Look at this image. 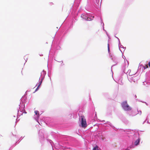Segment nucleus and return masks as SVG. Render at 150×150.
<instances>
[{
    "instance_id": "c03bdc74",
    "label": "nucleus",
    "mask_w": 150,
    "mask_h": 150,
    "mask_svg": "<svg viewBox=\"0 0 150 150\" xmlns=\"http://www.w3.org/2000/svg\"><path fill=\"white\" fill-rule=\"evenodd\" d=\"M12 147H11L10 148L9 150H11V149H12Z\"/></svg>"
},
{
    "instance_id": "603ef678",
    "label": "nucleus",
    "mask_w": 150,
    "mask_h": 150,
    "mask_svg": "<svg viewBox=\"0 0 150 150\" xmlns=\"http://www.w3.org/2000/svg\"><path fill=\"white\" fill-rule=\"evenodd\" d=\"M28 91H27L26 92H25V95L26 94V95H27V94H26V92Z\"/></svg>"
},
{
    "instance_id": "680f3d73",
    "label": "nucleus",
    "mask_w": 150,
    "mask_h": 150,
    "mask_svg": "<svg viewBox=\"0 0 150 150\" xmlns=\"http://www.w3.org/2000/svg\"><path fill=\"white\" fill-rule=\"evenodd\" d=\"M14 117H15V116H14Z\"/></svg>"
},
{
    "instance_id": "bf43d9fd",
    "label": "nucleus",
    "mask_w": 150,
    "mask_h": 150,
    "mask_svg": "<svg viewBox=\"0 0 150 150\" xmlns=\"http://www.w3.org/2000/svg\"><path fill=\"white\" fill-rule=\"evenodd\" d=\"M74 145H76V144H74Z\"/></svg>"
},
{
    "instance_id": "1a4fd4ad",
    "label": "nucleus",
    "mask_w": 150,
    "mask_h": 150,
    "mask_svg": "<svg viewBox=\"0 0 150 150\" xmlns=\"http://www.w3.org/2000/svg\"><path fill=\"white\" fill-rule=\"evenodd\" d=\"M109 126L113 128H115V127L112 125L110 122L108 121L106 123H104L103 125V128H105V129H106L107 127H108Z\"/></svg>"
},
{
    "instance_id": "c9c22d12",
    "label": "nucleus",
    "mask_w": 150,
    "mask_h": 150,
    "mask_svg": "<svg viewBox=\"0 0 150 150\" xmlns=\"http://www.w3.org/2000/svg\"><path fill=\"white\" fill-rule=\"evenodd\" d=\"M104 24L103 23V30H104Z\"/></svg>"
},
{
    "instance_id": "4d7b16f0",
    "label": "nucleus",
    "mask_w": 150,
    "mask_h": 150,
    "mask_svg": "<svg viewBox=\"0 0 150 150\" xmlns=\"http://www.w3.org/2000/svg\"><path fill=\"white\" fill-rule=\"evenodd\" d=\"M102 122H105V120H103L102 121Z\"/></svg>"
},
{
    "instance_id": "4468645a",
    "label": "nucleus",
    "mask_w": 150,
    "mask_h": 150,
    "mask_svg": "<svg viewBox=\"0 0 150 150\" xmlns=\"http://www.w3.org/2000/svg\"><path fill=\"white\" fill-rule=\"evenodd\" d=\"M17 111H18V113H17V117H20L21 115H22L23 113H27V112L25 111V110H24L22 112H23L22 113L20 114L19 113V111H20V109H17Z\"/></svg>"
},
{
    "instance_id": "49530a36",
    "label": "nucleus",
    "mask_w": 150,
    "mask_h": 150,
    "mask_svg": "<svg viewBox=\"0 0 150 150\" xmlns=\"http://www.w3.org/2000/svg\"><path fill=\"white\" fill-rule=\"evenodd\" d=\"M43 55L42 54H40V56H43Z\"/></svg>"
},
{
    "instance_id": "58836bf2",
    "label": "nucleus",
    "mask_w": 150,
    "mask_h": 150,
    "mask_svg": "<svg viewBox=\"0 0 150 150\" xmlns=\"http://www.w3.org/2000/svg\"><path fill=\"white\" fill-rule=\"evenodd\" d=\"M106 34H107V36H108V37H109L108 36V33L107 32V31H106Z\"/></svg>"
},
{
    "instance_id": "aec40b11",
    "label": "nucleus",
    "mask_w": 150,
    "mask_h": 150,
    "mask_svg": "<svg viewBox=\"0 0 150 150\" xmlns=\"http://www.w3.org/2000/svg\"><path fill=\"white\" fill-rule=\"evenodd\" d=\"M122 71L124 73H126L125 71V66H123L122 69Z\"/></svg>"
},
{
    "instance_id": "72a5a7b5",
    "label": "nucleus",
    "mask_w": 150,
    "mask_h": 150,
    "mask_svg": "<svg viewBox=\"0 0 150 150\" xmlns=\"http://www.w3.org/2000/svg\"><path fill=\"white\" fill-rule=\"evenodd\" d=\"M24 137H21L19 139L21 141V140Z\"/></svg>"
},
{
    "instance_id": "2eb2a0df",
    "label": "nucleus",
    "mask_w": 150,
    "mask_h": 150,
    "mask_svg": "<svg viewBox=\"0 0 150 150\" xmlns=\"http://www.w3.org/2000/svg\"><path fill=\"white\" fill-rule=\"evenodd\" d=\"M51 134L54 138L55 139L58 138V136L56 133L54 132H52L51 133Z\"/></svg>"
},
{
    "instance_id": "6e6552de",
    "label": "nucleus",
    "mask_w": 150,
    "mask_h": 150,
    "mask_svg": "<svg viewBox=\"0 0 150 150\" xmlns=\"http://www.w3.org/2000/svg\"><path fill=\"white\" fill-rule=\"evenodd\" d=\"M46 74V71L43 70L41 73L40 77L39 78V81L42 83V81L45 78Z\"/></svg>"
},
{
    "instance_id": "c756f323",
    "label": "nucleus",
    "mask_w": 150,
    "mask_h": 150,
    "mask_svg": "<svg viewBox=\"0 0 150 150\" xmlns=\"http://www.w3.org/2000/svg\"><path fill=\"white\" fill-rule=\"evenodd\" d=\"M54 59V60H56V61H57V62H62V65H64V64H63V61H58L56 60L55 59Z\"/></svg>"
},
{
    "instance_id": "5fc2aeb1",
    "label": "nucleus",
    "mask_w": 150,
    "mask_h": 150,
    "mask_svg": "<svg viewBox=\"0 0 150 150\" xmlns=\"http://www.w3.org/2000/svg\"><path fill=\"white\" fill-rule=\"evenodd\" d=\"M109 41H110L109 40H109H108V43H109Z\"/></svg>"
},
{
    "instance_id": "f704fd0d",
    "label": "nucleus",
    "mask_w": 150,
    "mask_h": 150,
    "mask_svg": "<svg viewBox=\"0 0 150 150\" xmlns=\"http://www.w3.org/2000/svg\"><path fill=\"white\" fill-rule=\"evenodd\" d=\"M97 118V116L96 114V112L95 116L94 118L96 119Z\"/></svg>"
},
{
    "instance_id": "4be33fe9",
    "label": "nucleus",
    "mask_w": 150,
    "mask_h": 150,
    "mask_svg": "<svg viewBox=\"0 0 150 150\" xmlns=\"http://www.w3.org/2000/svg\"><path fill=\"white\" fill-rule=\"evenodd\" d=\"M93 150H99L97 146H95L93 149Z\"/></svg>"
},
{
    "instance_id": "a211bd4d",
    "label": "nucleus",
    "mask_w": 150,
    "mask_h": 150,
    "mask_svg": "<svg viewBox=\"0 0 150 150\" xmlns=\"http://www.w3.org/2000/svg\"><path fill=\"white\" fill-rule=\"evenodd\" d=\"M72 142L73 143L75 144L78 143V141L74 138H72Z\"/></svg>"
},
{
    "instance_id": "79ce46f5",
    "label": "nucleus",
    "mask_w": 150,
    "mask_h": 150,
    "mask_svg": "<svg viewBox=\"0 0 150 150\" xmlns=\"http://www.w3.org/2000/svg\"><path fill=\"white\" fill-rule=\"evenodd\" d=\"M58 47H59V48H60V47H59V46H57V49H59V48H58Z\"/></svg>"
},
{
    "instance_id": "de8ad7c7",
    "label": "nucleus",
    "mask_w": 150,
    "mask_h": 150,
    "mask_svg": "<svg viewBox=\"0 0 150 150\" xmlns=\"http://www.w3.org/2000/svg\"><path fill=\"white\" fill-rule=\"evenodd\" d=\"M50 5H51L52 4H53V3H52V2H51V3H50Z\"/></svg>"
},
{
    "instance_id": "ea45409f",
    "label": "nucleus",
    "mask_w": 150,
    "mask_h": 150,
    "mask_svg": "<svg viewBox=\"0 0 150 150\" xmlns=\"http://www.w3.org/2000/svg\"><path fill=\"white\" fill-rule=\"evenodd\" d=\"M106 34H107V36H108V37H109L108 36V33L107 32V31H106Z\"/></svg>"
},
{
    "instance_id": "f257e3e1",
    "label": "nucleus",
    "mask_w": 150,
    "mask_h": 150,
    "mask_svg": "<svg viewBox=\"0 0 150 150\" xmlns=\"http://www.w3.org/2000/svg\"><path fill=\"white\" fill-rule=\"evenodd\" d=\"M132 131V132L134 133V134L133 135V137H137V136L138 138V139L136 140L134 142V144L133 142H130L128 144L127 148L124 149H123V150H129L131 148L135 147V146H138L139 144V143L140 141V139L139 137V133L135 134L134 133L133 131Z\"/></svg>"
},
{
    "instance_id": "f03ea898",
    "label": "nucleus",
    "mask_w": 150,
    "mask_h": 150,
    "mask_svg": "<svg viewBox=\"0 0 150 150\" xmlns=\"http://www.w3.org/2000/svg\"><path fill=\"white\" fill-rule=\"evenodd\" d=\"M72 26L73 24L71 22L69 25L68 23H67L65 26L63 28L61 31L60 37H61L62 38L64 37L65 34L68 32L69 28H72Z\"/></svg>"
},
{
    "instance_id": "3c124183",
    "label": "nucleus",
    "mask_w": 150,
    "mask_h": 150,
    "mask_svg": "<svg viewBox=\"0 0 150 150\" xmlns=\"http://www.w3.org/2000/svg\"><path fill=\"white\" fill-rule=\"evenodd\" d=\"M122 57H123V58H124V57L125 58V56H123H123H122Z\"/></svg>"
},
{
    "instance_id": "13d9d810",
    "label": "nucleus",
    "mask_w": 150,
    "mask_h": 150,
    "mask_svg": "<svg viewBox=\"0 0 150 150\" xmlns=\"http://www.w3.org/2000/svg\"><path fill=\"white\" fill-rule=\"evenodd\" d=\"M38 84V83H37L36 84V86H37V85Z\"/></svg>"
},
{
    "instance_id": "bb28decb",
    "label": "nucleus",
    "mask_w": 150,
    "mask_h": 150,
    "mask_svg": "<svg viewBox=\"0 0 150 150\" xmlns=\"http://www.w3.org/2000/svg\"><path fill=\"white\" fill-rule=\"evenodd\" d=\"M131 70H130V69H129L128 70V71L127 72H126V73H128V72H129V76H132V74H130V72H131Z\"/></svg>"
},
{
    "instance_id": "052dcab7",
    "label": "nucleus",
    "mask_w": 150,
    "mask_h": 150,
    "mask_svg": "<svg viewBox=\"0 0 150 150\" xmlns=\"http://www.w3.org/2000/svg\"><path fill=\"white\" fill-rule=\"evenodd\" d=\"M48 76H49V74H48Z\"/></svg>"
},
{
    "instance_id": "e433bc0d",
    "label": "nucleus",
    "mask_w": 150,
    "mask_h": 150,
    "mask_svg": "<svg viewBox=\"0 0 150 150\" xmlns=\"http://www.w3.org/2000/svg\"><path fill=\"white\" fill-rule=\"evenodd\" d=\"M148 65L149 67H150V61L148 63Z\"/></svg>"
},
{
    "instance_id": "a878e982",
    "label": "nucleus",
    "mask_w": 150,
    "mask_h": 150,
    "mask_svg": "<svg viewBox=\"0 0 150 150\" xmlns=\"http://www.w3.org/2000/svg\"><path fill=\"white\" fill-rule=\"evenodd\" d=\"M24 59L25 61V63H26L27 60V58L25 56L24 57Z\"/></svg>"
},
{
    "instance_id": "8fccbe9b",
    "label": "nucleus",
    "mask_w": 150,
    "mask_h": 150,
    "mask_svg": "<svg viewBox=\"0 0 150 150\" xmlns=\"http://www.w3.org/2000/svg\"><path fill=\"white\" fill-rule=\"evenodd\" d=\"M122 57H123V58H124V57L125 58V56H123H123H122Z\"/></svg>"
},
{
    "instance_id": "37998d69",
    "label": "nucleus",
    "mask_w": 150,
    "mask_h": 150,
    "mask_svg": "<svg viewBox=\"0 0 150 150\" xmlns=\"http://www.w3.org/2000/svg\"><path fill=\"white\" fill-rule=\"evenodd\" d=\"M134 97H135V99L137 98V96L136 95H134Z\"/></svg>"
},
{
    "instance_id": "864d4df0",
    "label": "nucleus",
    "mask_w": 150,
    "mask_h": 150,
    "mask_svg": "<svg viewBox=\"0 0 150 150\" xmlns=\"http://www.w3.org/2000/svg\"><path fill=\"white\" fill-rule=\"evenodd\" d=\"M17 121H17V119H16V122H17Z\"/></svg>"
},
{
    "instance_id": "5701e85b",
    "label": "nucleus",
    "mask_w": 150,
    "mask_h": 150,
    "mask_svg": "<svg viewBox=\"0 0 150 150\" xmlns=\"http://www.w3.org/2000/svg\"><path fill=\"white\" fill-rule=\"evenodd\" d=\"M21 141L19 139V140H18L17 142H16V143H15V144L14 145V146H16V145L17 144V143H19Z\"/></svg>"
},
{
    "instance_id": "9b49d317",
    "label": "nucleus",
    "mask_w": 150,
    "mask_h": 150,
    "mask_svg": "<svg viewBox=\"0 0 150 150\" xmlns=\"http://www.w3.org/2000/svg\"><path fill=\"white\" fill-rule=\"evenodd\" d=\"M111 59L113 61V62H114L115 63V64H113L111 67V71L112 72V68L113 67L116 65L118 62L117 59L116 58L115 59H113V58H111Z\"/></svg>"
},
{
    "instance_id": "f3484780",
    "label": "nucleus",
    "mask_w": 150,
    "mask_h": 150,
    "mask_svg": "<svg viewBox=\"0 0 150 150\" xmlns=\"http://www.w3.org/2000/svg\"><path fill=\"white\" fill-rule=\"evenodd\" d=\"M118 46H119V48L120 51L122 53V54L123 53L122 52L121 50L120 49V48H123V49H126V47H123V46L121 44V43L120 44H119Z\"/></svg>"
},
{
    "instance_id": "6e6d98bb",
    "label": "nucleus",
    "mask_w": 150,
    "mask_h": 150,
    "mask_svg": "<svg viewBox=\"0 0 150 150\" xmlns=\"http://www.w3.org/2000/svg\"><path fill=\"white\" fill-rule=\"evenodd\" d=\"M103 30H104L105 32H106V31L105 29H104Z\"/></svg>"
},
{
    "instance_id": "412c9836",
    "label": "nucleus",
    "mask_w": 150,
    "mask_h": 150,
    "mask_svg": "<svg viewBox=\"0 0 150 150\" xmlns=\"http://www.w3.org/2000/svg\"><path fill=\"white\" fill-rule=\"evenodd\" d=\"M108 52L109 53H110V50L109 46V43H108Z\"/></svg>"
},
{
    "instance_id": "09e8293b",
    "label": "nucleus",
    "mask_w": 150,
    "mask_h": 150,
    "mask_svg": "<svg viewBox=\"0 0 150 150\" xmlns=\"http://www.w3.org/2000/svg\"><path fill=\"white\" fill-rule=\"evenodd\" d=\"M122 57H123V58H124V57L125 58V56H123H123H122Z\"/></svg>"
},
{
    "instance_id": "7c9ffc66",
    "label": "nucleus",
    "mask_w": 150,
    "mask_h": 150,
    "mask_svg": "<svg viewBox=\"0 0 150 150\" xmlns=\"http://www.w3.org/2000/svg\"><path fill=\"white\" fill-rule=\"evenodd\" d=\"M136 100H138L139 101L142 102L143 103H145V102H144V101H142L139 100H138L137 99H136Z\"/></svg>"
},
{
    "instance_id": "7ed1b4c3",
    "label": "nucleus",
    "mask_w": 150,
    "mask_h": 150,
    "mask_svg": "<svg viewBox=\"0 0 150 150\" xmlns=\"http://www.w3.org/2000/svg\"><path fill=\"white\" fill-rule=\"evenodd\" d=\"M27 97L24 95L20 100V103L19 105V109H20V112H22L25 110V105L24 103L26 102Z\"/></svg>"
},
{
    "instance_id": "393cba45",
    "label": "nucleus",
    "mask_w": 150,
    "mask_h": 150,
    "mask_svg": "<svg viewBox=\"0 0 150 150\" xmlns=\"http://www.w3.org/2000/svg\"><path fill=\"white\" fill-rule=\"evenodd\" d=\"M130 131H131V130H130V129L126 130L125 131V132H128L127 133V134H129V132Z\"/></svg>"
},
{
    "instance_id": "4c0bfd02",
    "label": "nucleus",
    "mask_w": 150,
    "mask_h": 150,
    "mask_svg": "<svg viewBox=\"0 0 150 150\" xmlns=\"http://www.w3.org/2000/svg\"><path fill=\"white\" fill-rule=\"evenodd\" d=\"M69 115H70V117L71 118H72V114H69Z\"/></svg>"
},
{
    "instance_id": "ddd939ff",
    "label": "nucleus",
    "mask_w": 150,
    "mask_h": 150,
    "mask_svg": "<svg viewBox=\"0 0 150 150\" xmlns=\"http://www.w3.org/2000/svg\"><path fill=\"white\" fill-rule=\"evenodd\" d=\"M81 0H75L74 3L76 8H77L79 6Z\"/></svg>"
},
{
    "instance_id": "f8f14e48",
    "label": "nucleus",
    "mask_w": 150,
    "mask_h": 150,
    "mask_svg": "<svg viewBox=\"0 0 150 150\" xmlns=\"http://www.w3.org/2000/svg\"><path fill=\"white\" fill-rule=\"evenodd\" d=\"M127 114L130 116L133 117L135 116L137 114L134 111H131V112H128Z\"/></svg>"
},
{
    "instance_id": "a19ab883",
    "label": "nucleus",
    "mask_w": 150,
    "mask_h": 150,
    "mask_svg": "<svg viewBox=\"0 0 150 150\" xmlns=\"http://www.w3.org/2000/svg\"><path fill=\"white\" fill-rule=\"evenodd\" d=\"M13 136H15V137H17V136L16 135H13Z\"/></svg>"
},
{
    "instance_id": "0eeeda50",
    "label": "nucleus",
    "mask_w": 150,
    "mask_h": 150,
    "mask_svg": "<svg viewBox=\"0 0 150 150\" xmlns=\"http://www.w3.org/2000/svg\"><path fill=\"white\" fill-rule=\"evenodd\" d=\"M81 125L82 127H85L87 126L86 121L83 116H81Z\"/></svg>"
},
{
    "instance_id": "6ab92c4d",
    "label": "nucleus",
    "mask_w": 150,
    "mask_h": 150,
    "mask_svg": "<svg viewBox=\"0 0 150 150\" xmlns=\"http://www.w3.org/2000/svg\"><path fill=\"white\" fill-rule=\"evenodd\" d=\"M47 142H49L50 143L52 147V145L53 144V142L51 140L49 139H47Z\"/></svg>"
},
{
    "instance_id": "423d86ee",
    "label": "nucleus",
    "mask_w": 150,
    "mask_h": 150,
    "mask_svg": "<svg viewBox=\"0 0 150 150\" xmlns=\"http://www.w3.org/2000/svg\"><path fill=\"white\" fill-rule=\"evenodd\" d=\"M44 130L40 129L38 132L40 140L41 142H42L44 139Z\"/></svg>"
},
{
    "instance_id": "b1692460",
    "label": "nucleus",
    "mask_w": 150,
    "mask_h": 150,
    "mask_svg": "<svg viewBox=\"0 0 150 150\" xmlns=\"http://www.w3.org/2000/svg\"><path fill=\"white\" fill-rule=\"evenodd\" d=\"M142 67H144V69H145L148 68V66L146 65L144 66L142 65Z\"/></svg>"
},
{
    "instance_id": "473e14b6",
    "label": "nucleus",
    "mask_w": 150,
    "mask_h": 150,
    "mask_svg": "<svg viewBox=\"0 0 150 150\" xmlns=\"http://www.w3.org/2000/svg\"><path fill=\"white\" fill-rule=\"evenodd\" d=\"M100 21H101L100 22H101V24H102V23L103 24V22L102 19L101 18H100Z\"/></svg>"
},
{
    "instance_id": "9d476101",
    "label": "nucleus",
    "mask_w": 150,
    "mask_h": 150,
    "mask_svg": "<svg viewBox=\"0 0 150 150\" xmlns=\"http://www.w3.org/2000/svg\"><path fill=\"white\" fill-rule=\"evenodd\" d=\"M35 115H34V119L37 122L39 123L40 125L38 120V119L39 118L40 115L39 114V112L38 110H35Z\"/></svg>"
},
{
    "instance_id": "a18cd8bd",
    "label": "nucleus",
    "mask_w": 150,
    "mask_h": 150,
    "mask_svg": "<svg viewBox=\"0 0 150 150\" xmlns=\"http://www.w3.org/2000/svg\"><path fill=\"white\" fill-rule=\"evenodd\" d=\"M145 104H146V105H148V103H146V102H145Z\"/></svg>"
},
{
    "instance_id": "cd10ccee",
    "label": "nucleus",
    "mask_w": 150,
    "mask_h": 150,
    "mask_svg": "<svg viewBox=\"0 0 150 150\" xmlns=\"http://www.w3.org/2000/svg\"><path fill=\"white\" fill-rule=\"evenodd\" d=\"M137 112H138L139 113H140V114H139L140 115H141V114H142V111H141V110H137Z\"/></svg>"
},
{
    "instance_id": "c85d7f7f",
    "label": "nucleus",
    "mask_w": 150,
    "mask_h": 150,
    "mask_svg": "<svg viewBox=\"0 0 150 150\" xmlns=\"http://www.w3.org/2000/svg\"><path fill=\"white\" fill-rule=\"evenodd\" d=\"M115 37L116 38H117V39H118V42H119V44H120L121 43H120V40L118 38H117V37H116V36H115Z\"/></svg>"
},
{
    "instance_id": "2f4dec72",
    "label": "nucleus",
    "mask_w": 150,
    "mask_h": 150,
    "mask_svg": "<svg viewBox=\"0 0 150 150\" xmlns=\"http://www.w3.org/2000/svg\"><path fill=\"white\" fill-rule=\"evenodd\" d=\"M146 84L148 83V82H146V81H144L143 82V84L144 85H146Z\"/></svg>"
},
{
    "instance_id": "e2e57ef3",
    "label": "nucleus",
    "mask_w": 150,
    "mask_h": 150,
    "mask_svg": "<svg viewBox=\"0 0 150 150\" xmlns=\"http://www.w3.org/2000/svg\"><path fill=\"white\" fill-rule=\"evenodd\" d=\"M65 23V22H64L63 24H64Z\"/></svg>"
},
{
    "instance_id": "39448f33",
    "label": "nucleus",
    "mask_w": 150,
    "mask_h": 150,
    "mask_svg": "<svg viewBox=\"0 0 150 150\" xmlns=\"http://www.w3.org/2000/svg\"><path fill=\"white\" fill-rule=\"evenodd\" d=\"M121 105L123 109L125 111L131 110L132 108L128 104L127 101H125L121 103Z\"/></svg>"
},
{
    "instance_id": "dca6fc26",
    "label": "nucleus",
    "mask_w": 150,
    "mask_h": 150,
    "mask_svg": "<svg viewBox=\"0 0 150 150\" xmlns=\"http://www.w3.org/2000/svg\"><path fill=\"white\" fill-rule=\"evenodd\" d=\"M42 83V82L39 81V82L38 83V87H37V88H36V89H35V92H34V93L35 92H36V91H38L39 90Z\"/></svg>"
},
{
    "instance_id": "20e7f679",
    "label": "nucleus",
    "mask_w": 150,
    "mask_h": 150,
    "mask_svg": "<svg viewBox=\"0 0 150 150\" xmlns=\"http://www.w3.org/2000/svg\"><path fill=\"white\" fill-rule=\"evenodd\" d=\"M81 17L86 21H90L93 20L94 16L92 13H86L82 14Z\"/></svg>"
}]
</instances>
